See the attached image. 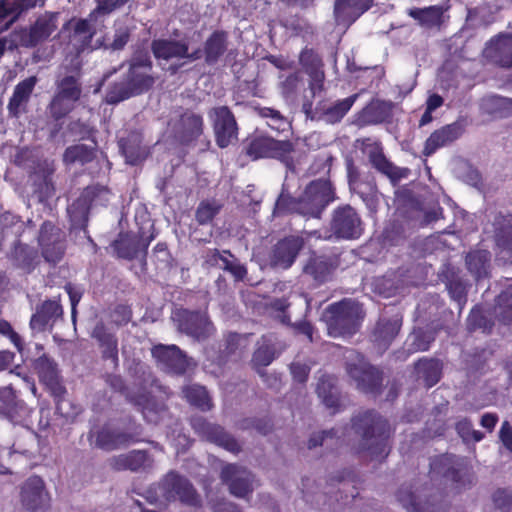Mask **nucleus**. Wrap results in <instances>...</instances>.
<instances>
[{
	"label": "nucleus",
	"instance_id": "obj_1",
	"mask_svg": "<svg viewBox=\"0 0 512 512\" xmlns=\"http://www.w3.org/2000/svg\"><path fill=\"white\" fill-rule=\"evenodd\" d=\"M128 69L120 81L112 82L106 90L103 102L117 105L130 98L149 92L156 83L153 62L147 51L135 52L127 62Z\"/></svg>",
	"mask_w": 512,
	"mask_h": 512
},
{
	"label": "nucleus",
	"instance_id": "obj_2",
	"mask_svg": "<svg viewBox=\"0 0 512 512\" xmlns=\"http://www.w3.org/2000/svg\"><path fill=\"white\" fill-rule=\"evenodd\" d=\"M351 429L360 438L356 452L366 453L372 460L385 459L391 450L390 424L374 409L358 412L351 418Z\"/></svg>",
	"mask_w": 512,
	"mask_h": 512
},
{
	"label": "nucleus",
	"instance_id": "obj_3",
	"mask_svg": "<svg viewBox=\"0 0 512 512\" xmlns=\"http://www.w3.org/2000/svg\"><path fill=\"white\" fill-rule=\"evenodd\" d=\"M346 374L355 382L359 391L378 396L383 391L384 372L371 364L365 356L355 349H346L344 353Z\"/></svg>",
	"mask_w": 512,
	"mask_h": 512
},
{
	"label": "nucleus",
	"instance_id": "obj_4",
	"mask_svg": "<svg viewBox=\"0 0 512 512\" xmlns=\"http://www.w3.org/2000/svg\"><path fill=\"white\" fill-rule=\"evenodd\" d=\"M364 316L362 305L351 299L332 303L324 311L328 334L331 337L354 335L359 330Z\"/></svg>",
	"mask_w": 512,
	"mask_h": 512
},
{
	"label": "nucleus",
	"instance_id": "obj_5",
	"mask_svg": "<svg viewBox=\"0 0 512 512\" xmlns=\"http://www.w3.org/2000/svg\"><path fill=\"white\" fill-rule=\"evenodd\" d=\"M430 474L450 481L454 488L461 491L472 487L474 474L465 458L445 453L431 459Z\"/></svg>",
	"mask_w": 512,
	"mask_h": 512
},
{
	"label": "nucleus",
	"instance_id": "obj_6",
	"mask_svg": "<svg viewBox=\"0 0 512 512\" xmlns=\"http://www.w3.org/2000/svg\"><path fill=\"white\" fill-rule=\"evenodd\" d=\"M365 231L360 213L350 204H341L333 209L324 238L326 240H358Z\"/></svg>",
	"mask_w": 512,
	"mask_h": 512
},
{
	"label": "nucleus",
	"instance_id": "obj_7",
	"mask_svg": "<svg viewBox=\"0 0 512 512\" xmlns=\"http://www.w3.org/2000/svg\"><path fill=\"white\" fill-rule=\"evenodd\" d=\"M293 151L294 145L290 140H276L261 134L248 137L242 144V153L253 161L272 158L287 163Z\"/></svg>",
	"mask_w": 512,
	"mask_h": 512
},
{
	"label": "nucleus",
	"instance_id": "obj_8",
	"mask_svg": "<svg viewBox=\"0 0 512 512\" xmlns=\"http://www.w3.org/2000/svg\"><path fill=\"white\" fill-rule=\"evenodd\" d=\"M35 369L40 383L46 387L54 399L55 412L61 417L69 419V413L64 411L63 408L64 403H68L65 399L67 390L63 384L57 363L47 355H42L36 360Z\"/></svg>",
	"mask_w": 512,
	"mask_h": 512
},
{
	"label": "nucleus",
	"instance_id": "obj_9",
	"mask_svg": "<svg viewBox=\"0 0 512 512\" xmlns=\"http://www.w3.org/2000/svg\"><path fill=\"white\" fill-rule=\"evenodd\" d=\"M141 436V425L130 422L123 430L103 425L95 432L90 433L89 438L91 442L94 439L93 444L95 447L104 451H114L141 442Z\"/></svg>",
	"mask_w": 512,
	"mask_h": 512
},
{
	"label": "nucleus",
	"instance_id": "obj_10",
	"mask_svg": "<svg viewBox=\"0 0 512 512\" xmlns=\"http://www.w3.org/2000/svg\"><path fill=\"white\" fill-rule=\"evenodd\" d=\"M163 497L168 501L179 500L182 504L194 508L202 506V498L191 481L177 471H169L161 480Z\"/></svg>",
	"mask_w": 512,
	"mask_h": 512
},
{
	"label": "nucleus",
	"instance_id": "obj_11",
	"mask_svg": "<svg viewBox=\"0 0 512 512\" xmlns=\"http://www.w3.org/2000/svg\"><path fill=\"white\" fill-rule=\"evenodd\" d=\"M302 198V215L320 218L326 207L336 199L335 188L329 179L311 181Z\"/></svg>",
	"mask_w": 512,
	"mask_h": 512
},
{
	"label": "nucleus",
	"instance_id": "obj_12",
	"mask_svg": "<svg viewBox=\"0 0 512 512\" xmlns=\"http://www.w3.org/2000/svg\"><path fill=\"white\" fill-rule=\"evenodd\" d=\"M341 265V253L333 250L318 254L312 251L302 267V274L321 286L332 280L334 273Z\"/></svg>",
	"mask_w": 512,
	"mask_h": 512
},
{
	"label": "nucleus",
	"instance_id": "obj_13",
	"mask_svg": "<svg viewBox=\"0 0 512 512\" xmlns=\"http://www.w3.org/2000/svg\"><path fill=\"white\" fill-rule=\"evenodd\" d=\"M428 488L414 492L410 488L400 487L397 500L408 512H444L446 504L441 492L428 493Z\"/></svg>",
	"mask_w": 512,
	"mask_h": 512
},
{
	"label": "nucleus",
	"instance_id": "obj_14",
	"mask_svg": "<svg viewBox=\"0 0 512 512\" xmlns=\"http://www.w3.org/2000/svg\"><path fill=\"white\" fill-rule=\"evenodd\" d=\"M305 246V240L300 235H287L272 245L268 253L269 266L277 270H288L296 262Z\"/></svg>",
	"mask_w": 512,
	"mask_h": 512
},
{
	"label": "nucleus",
	"instance_id": "obj_15",
	"mask_svg": "<svg viewBox=\"0 0 512 512\" xmlns=\"http://www.w3.org/2000/svg\"><path fill=\"white\" fill-rule=\"evenodd\" d=\"M38 245L45 261L56 264L65 255V233L51 221H44L39 229Z\"/></svg>",
	"mask_w": 512,
	"mask_h": 512
},
{
	"label": "nucleus",
	"instance_id": "obj_16",
	"mask_svg": "<svg viewBox=\"0 0 512 512\" xmlns=\"http://www.w3.org/2000/svg\"><path fill=\"white\" fill-rule=\"evenodd\" d=\"M151 228L152 231L149 235H145L143 232H139L137 234L132 232H121L117 239L112 243V247L114 248L117 257L131 261L138 257L139 252H142V258L146 261L148 247L156 237L154 225H151Z\"/></svg>",
	"mask_w": 512,
	"mask_h": 512
},
{
	"label": "nucleus",
	"instance_id": "obj_17",
	"mask_svg": "<svg viewBox=\"0 0 512 512\" xmlns=\"http://www.w3.org/2000/svg\"><path fill=\"white\" fill-rule=\"evenodd\" d=\"M208 116L212 122L215 142L219 148H227L238 138L236 118L228 106L212 108Z\"/></svg>",
	"mask_w": 512,
	"mask_h": 512
},
{
	"label": "nucleus",
	"instance_id": "obj_18",
	"mask_svg": "<svg viewBox=\"0 0 512 512\" xmlns=\"http://www.w3.org/2000/svg\"><path fill=\"white\" fill-rule=\"evenodd\" d=\"M190 425L194 432L206 441L214 443L233 454H238L241 451V445L237 439L226 432L222 426L210 423L202 416L191 417Z\"/></svg>",
	"mask_w": 512,
	"mask_h": 512
},
{
	"label": "nucleus",
	"instance_id": "obj_19",
	"mask_svg": "<svg viewBox=\"0 0 512 512\" xmlns=\"http://www.w3.org/2000/svg\"><path fill=\"white\" fill-rule=\"evenodd\" d=\"M177 328L180 332L200 341L207 339L214 331V326L205 312L179 309L175 313Z\"/></svg>",
	"mask_w": 512,
	"mask_h": 512
},
{
	"label": "nucleus",
	"instance_id": "obj_20",
	"mask_svg": "<svg viewBox=\"0 0 512 512\" xmlns=\"http://www.w3.org/2000/svg\"><path fill=\"white\" fill-rule=\"evenodd\" d=\"M156 365L163 371L183 375L188 368L187 355L177 345L156 344L151 348Z\"/></svg>",
	"mask_w": 512,
	"mask_h": 512
},
{
	"label": "nucleus",
	"instance_id": "obj_21",
	"mask_svg": "<svg viewBox=\"0 0 512 512\" xmlns=\"http://www.w3.org/2000/svg\"><path fill=\"white\" fill-rule=\"evenodd\" d=\"M230 493L236 497H246L253 491L254 475L251 471L237 464H226L220 474Z\"/></svg>",
	"mask_w": 512,
	"mask_h": 512
},
{
	"label": "nucleus",
	"instance_id": "obj_22",
	"mask_svg": "<svg viewBox=\"0 0 512 512\" xmlns=\"http://www.w3.org/2000/svg\"><path fill=\"white\" fill-rule=\"evenodd\" d=\"M366 153L372 167L388 177L393 185H397L401 179L407 178L410 174L408 168L396 166L385 156L381 143L367 145Z\"/></svg>",
	"mask_w": 512,
	"mask_h": 512
},
{
	"label": "nucleus",
	"instance_id": "obj_23",
	"mask_svg": "<svg viewBox=\"0 0 512 512\" xmlns=\"http://www.w3.org/2000/svg\"><path fill=\"white\" fill-rule=\"evenodd\" d=\"M109 465L114 471L148 472L154 467V458L147 450L134 449L113 456Z\"/></svg>",
	"mask_w": 512,
	"mask_h": 512
},
{
	"label": "nucleus",
	"instance_id": "obj_24",
	"mask_svg": "<svg viewBox=\"0 0 512 512\" xmlns=\"http://www.w3.org/2000/svg\"><path fill=\"white\" fill-rule=\"evenodd\" d=\"M22 505L30 511L45 509L49 506L50 496L40 476H30L21 487Z\"/></svg>",
	"mask_w": 512,
	"mask_h": 512
},
{
	"label": "nucleus",
	"instance_id": "obj_25",
	"mask_svg": "<svg viewBox=\"0 0 512 512\" xmlns=\"http://www.w3.org/2000/svg\"><path fill=\"white\" fill-rule=\"evenodd\" d=\"M250 334L229 332L224 336V341L219 345L218 352L211 356V360L218 366L225 365L231 359H240L249 347Z\"/></svg>",
	"mask_w": 512,
	"mask_h": 512
},
{
	"label": "nucleus",
	"instance_id": "obj_26",
	"mask_svg": "<svg viewBox=\"0 0 512 512\" xmlns=\"http://www.w3.org/2000/svg\"><path fill=\"white\" fill-rule=\"evenodd\" d=\"M463 132V125L457 121L436 129L426 139L422 151L423 155L426 157L433 155L438 149L448 146L459 139Z\"/></svg>",
	"mask_w": 512,
	"mask_h": 512
},
{
	"label": "nucleus",
	"instance_id": "obj_27",
	"mask_svg": "<svg viewBox=\"0 0 512 512\" xmlns=\"http://www.w3.org/2000/svg\"><path fill=\"white\" fill-rule=\"evenodd\" d=\"M37 82L36 76H29L16 84L7 104L10 117L19 118L21 114L27 112V106Z\"/></svg>",
	"mask_w": 512,
	"mask_h": 512
},
{
	"label": "nucleus",
	"instance_id": "obj_28",
	"mask_svg": "<svg viewBox=\"0 0 512 512\" xmlns=\"http://www.w3.org/2000/svg\"><path fill=\"white\" fill-rule=\"evenodd\" d=\"M492 237L495 246L512 256V212H497L492 220Z\"/></svg>",
	"mask_w": 512,
	"mask_h": 512
},
{
	"label": "nucleus",
	"instance_id": "obj_29",
	"mask_svg": "<svg viewBox=\"0 0 512 512\" xmlns=\"http://www.w3.org/2000/svg\"><path fill=\"white\" fill-rule=\"evenodd\" d=\"M142 142V135L136 131H132L126 137L119 139V149L128 164L132 166L139 165L148 157L149 149Z\"/></svg>",
	"mask_w": 512,
	"mask_h": 512
},
{
	"label": "nucleus",
	"instance_id": "obj_30",
	"mask_svg": "<svg viewBox=\"0 0 512 512\" xmlns=\"http://www.w3.org/2000/svg\"><path fill=\"white\" fill-rule=\"evenodd\" d=\"M485 55L502 68L512 67V37L498 35L492 38L485 48Z\"/></svg>",
	"mask_w": 512,
	"mask_h": 512
},
{
	"label": "nucleus",
	"instance_id": "obj_31",
	"mask_svg": "<svg viewBox=\"0 0 512 512\" xmlns=\"http://www.w3.org/2000/svg\"><path fill=\"white\" fill-rule=\"evenodd\" d=\"M92 338H94L101 349V357L104 361L110 360L114 367L118 366V338L110 332L106 326L100 322L97 323L92 331Z\"/></svg>",
	"mask_w": 512,
	"mask_h": 512
},
{
	"label": "nucleus",
	"instance_id": "obj_32",
	"mask_svg": "<svg viewBox=\"0 0 512 512\" xmlns=\"http://www.w3.org/2000/svg\"><path fill=\"white\" fill-rule=\"evenodd\" d=\"M337 377L330 374H323L319 377L316 393L322 399L324 405L332 409V414L340 411V392L337 388Z\"/></svg>",
	"mask_w": 512,
	"mask_h": 512
},
{
	"label": "nucleus",
	"instance_id": "obj_33",
	"mask_svg": "<svg viewBox=\"0 0 512 512\" xmlns=\"http://www.w3.org/2000/svg\"><path fill=\"white\" fill-rule=\"evenodd\" d=\"M227 47L228 33L219 29L213 31L203 45L205 63L209 66L217 64L226 53Z\"/></svg>",
	"mask_w": 512,
	"mask_h": 512
},
{
	"label": "nucleus",
	"instance_id": "obj_34",
	"mask_svg": "<svg viewBox=\"0 0 512 512\" xmlns=\"http://www.w3.org/2000/svg\"><path fill=\"white\" fill-rule=\"evenodd\" d=\"M350 191L357 194L366 205L367 209L375 213L379 205V192L375 177L372 174L363 176L359 182L352 181Z\"/></svg>",
	"mask_w": 512,
	"mask_h": 512
},
{
	"label": "nucleus",
	"instance_id": "obj_35",
	"mask_svg": "<svg viewBox=\"0 0 512 512\" xmlns=\"http://www.w3.org/2000/svg\"><path fill=\"white\" fill-rule=\"evenodd\" d=\"M401 320L380 319L373 331V343L379 351H385L391 345L401 329Z\"/></svg>",
	"mask_w": 512,
	"mask_h": 512
},
{
	"label": "nucleus",
	"instance_id": "obj_36",
	"mask_svg": "<svg viewBox=\"0 0 512 512\" xmlns=\"http://www.w3.org/2000/svg\"><path fill=\"white\" fill-rule=\"evenodd\" d=\"M179 139L182 144L188 145L196 141L203 134V117L193 112H185L179 120Z\"/></svg>",
	"mask_w": 512,
	"mask_h": 512
},
{
	"label": "nucleus",
	"instance_id": "obj_37",
	"mask_svg": "<svg viewBox=\"0 0 512 512\" xmlns=\"http://www.w3.org/2000/svg\"><path fill=\"white\" fill-rule=\"evenodd\" d=\"M151 52L156 60L169 61L171 59H181L186 53L184 40L176 39H154L151 42Z\"/></svg>",
	"mask_w": 512,
	"mask_h": 512
},
{
	"label": "nucleus",
	"instance_id": "obj_38",
	"mask_svg": "<svg viewBox=\"0 0 512 512\" xmlns=\"http://www.w3.org/2000/svg\"><path fill=\"white\" fill-rule=\"evenodd\" d=\"M10 257L15 265L26 273H31L39 264L37 249L20 241L15 242Z\"/></svg>",
	"mask_w": 512,
	"mask_h": 512
},
{
	"label": "nucleus",
	"instance_id": "obj_39",
	"mask_svg": "<svg viewBox=\"0 0 512 512\" xmlns=\"http://www.w3.org/2000/svg\"><path fill=\"white\" fill-rule=\"evenodd\" d=\"M465 263L468 271L477 282L490 276L491 254L489 251H470L465 257Z\"/></svg>",
	"mask_w": 512,
	"mask_h": 512
},
{
	"label": "nucleus",
	"instance_id": "obj_40",
	"mask_svg": "<svg viewBox=\"0 0 512 512\" xmlns=\"http://www.w3.org/2000/svg\"><path fill=\"white\" fill-rule=\"evenodd\" d=\"M54 16L43 15L37 18L35 23L30 27L25 39V45L34 47L40 42L46 40L56 30Z\"/></svg>",
	"mask_w": 512,
	"mask_h": 512
},
{
	"label": "nucleus",
	"instance_id": "obj_41",
	"mask_svg": "<svg viewBox=\"0 0 512 512\" xmlns=\"http://www.w3.org/2000/svg\"><path fill=\"white\" fill-rule=\"evenodd\" d=\"M415 372L419 378H422L428 388L436 385L442 375V363L435 358H420L414 365Z\"/></svg>",
	"mask_w": 512,
	"mask_h": 512
},
{
	"label": "nucleus",
	"instance_id": "obj_42",
	"mask_svg": "<svg viewBox=\"0 0 512 512\" xmlns=\"http://www.w3.org/2000/svg\"><path fill=\"white\" fill-rule=\"evenodd\" d=\"M444 9L439 5L425 8H412L408 15L427 28L440 27L443 23Z\"/></svg>",
	"mask_w": 512,
	"mask_h": 512
},
{
	"label": "nucleus",
	"instance_id": "obj_43",
	"mask_svg": "<svg viewBox=\"0 0 512 512\" xmlns=\"http://www.w3.org/2000/svg\"><path fill=\"white\" fill-rule=\"evenodd\" d=\"M96 145L74 144L68 146L63 153V162L65 164L79 163L86 165L96 158Z\"/></svg>",
	"mask_w": 512,
	"mask_h": 512
},
{
	"label": "nucleus",
	"instance_id": "obj_44",
	"mask_svg": "<svg viewBox=\"0 0 512 512\" xmlns=\"http://www.w3.org/2000/svg\"><path fill=\"white\" fill-rule=\"evenodd\" d=\"M391 108L385 101L372 102L363 108L360 118L364 124H380L391 117Z\"/></svg>",
	"mask_w": 512,
	"mask_h": 512
},
{
	"label": "nucleus",
	"instance_id": "obj_45",
	"mask_svg": "<svg viewBox=\"0 0 512 512\" xmlns=\"http://www.w3.org/2000/svg\"><path fill=\"white\" fill-rule=\"evenodd\" d=\"M182 393L187 402L201 411L213 408L212 399L205 387L193 384L183 387Z\"/></svg>",
	"mask_w": 512,
	"mask_h": 512
},
{
	"label": "nucleus",
	"instance_id": "obj_46",
	"mask_svg": "<svg viewBox=\"0 0 512 512\" xmlns=\"http://www.w3.org/2000/svg\"><path fill=\"white\" fill-rule=\"evenodd\" d=\"M484 107L488 114L498 118L512 116V98L492 95L484 100Z\"/></svg>",
	"mask_w": 512,
	"mask_h": 512
},
{
	"label": "nucleus",
	"instance_id": "obj_47",
	"mask_svg": "<svg viewBox=\"0 0 512 512\" xmlns=\"http://www.w3.org/2000/svg\"><path fill=\"white\" fill-rule=\"evenodd\" d=\"M357 98L358 94H353L345 99L336 101L326 108L323 112L326 121L331 124L340 122L350 111Z\"/></svg>",
	"mask_w": 512,
	"mask_h": 512
},
{
	"label": "nucleus",
	"instance_id": "obj_48",
	"mask_svg": "<svg viewBox=\"0 0 512 512\" xmlns=\"http://www.w3.org/2000/svg\"><path fill=\"white\" fill-rule=\"evenodd\" d=\"M373 2L374 0H336L334 13L337 17L345 14L360 16L372 7Z\"/></svg>",
	"mask_w": 512,
	"mask_h": 512
},
{
	"label": "nucleus",
	"instance_id": "obj_49",
	"mask_svg": "<svg viewBox=\"0 0 512 512\" xmlns=\"http://www.w3.org/2000/svg\"><path fill=\"white\" fill-rule=\"evenodd\" d=\"M81 93V84L75 76H65L58 82L56 94L68 99L72 103L80 99Z\"/></svg>",
	"mask_w": 512,
	"mask_h": 512
},
{
	"label": "nucleus",
	"instance_id": "obj_50",
	"mask_svg": "<svg viewBox=\"0 0 512 512\" xmlns=\"http://www.w3.org/2000/svg\"><path fill=\"white\" fill-rule=\"evenodd\" d=\"M221 209L222 205L216 200H203L196 208L195 219L199 225L210 224Z\"/></svg>",
	"mask_w": 512,
	"mask_h": 512
},
{
	"label": "nucleus",
	"instance_id": "obj_51",
	"mask_svg": "<svg viewBox=\"0 0 512 512\" xmlns=\"http://www.w3.org/2000/svg\"><path fill=\"white\" fill-rule=\"evenodd\" d=\"M494 322L488 318L483 309L476 305L472 308L467 318V327L469 331L482 330L483 332H491Z\"/></svg>",
	"mask_w": 512,
	"mask_h": 512
},
{
	"label": "nucleus",
	"instance_id": "obj_52",
	"mask_svg": "<svg viewBox=\"0 0 512 512\" xmlns=\"http://www.w3.org/2000/svg\"><path fill=\"white\" fill-rule=\"evenodd\" d=\"M275 358V348L272 344L266 343L265 341L254 351L252 356V366L253 368L264 376V373H261L260 369L264 368L272 363Z\"/></svg>",
	"mask_w": 512,
	"mask_h": 512
},
{
	"label": "nucleus",
	"instance_id": "obj_53",
	"mask_svg": "<svg viewBox=\"0 0 512 512\" xmlns=\"http://www.w3.org/2000/svg\"><path fill=\"white\" fill-rule=\"evenodd\" d=\"M499 309V320L505 324H512V284L507 286L496 300Z\"/></svg>",
	"mask_w": 512,
	"mask_h": 512
},
{
	"label": "nucleus",
	"instance_id": "obj_54",
	"mask_svg": "<svg viewBox=\"0 0 512 512\" xmlns=\"http://www.w3.org/2000/svg\"><path fill=\"white\" fill-rule=\"evenodd\" d=\"M299 213L302 215V198L296 199L289 195L280 194L275 202L273 214L276 216L288 213Z\"/></svg>",
	"mask_w": 512,
	"mask_h": 512
},
{
	"label": "nucleus",
	"instance_id": "obj_55",
	"mask_svg": "<svg viewBox=\"0 0 512 512\" xmlns=\"http://www.w3.org/2000/svg\"><path fill=\"white\" fill-rule=\"evenodd\" d=\"M299 63L307 75L323 70V61L312 48H304L299 55Z\"/></svg>",
	"mask_w": 512,
	"mask_h": 512
},
{
	"label": "nucleus",
	"instance_id": "obj_56",
	"mask_svg": "<svg viewBox=\"0 0 512 512\" xmlns=\"http://www.w3.org/2000/svg\"><path fill=\"white\" fill-rule=\"evenodd\" d=\"M73 108L74 103L55 94L51 99L47 110L51 118H53L55 121H60L65 118L73 110Z\"/></svg>",
	"mask_w": 512,
	"mask_h": 512
},
{
	"label": "nucleus",
	"instance_id": "obj_57",
	"mask_svg": "<svg viewBox=\"0 0 512 512\" xmlns=\"http://www.w3.org/2000/svg\"><path fill=\"white\" fill-rule=\"evenodd\" d=\"M455 430L459 437L465 443L480 442L484 438V433L479 430H474L472 422L469 418H462L455 424Z\"/></svg>",
	"mask_w": 512,
	"mask_h": 512
},
{
	"label": "nucleus",
	"instance_id": "obj_58",
	"mask_svg": "<svg viewBox=\"0 0 512 512\" xmlns=\"http://www.w3.org/2000/svg\"><path fill=\"white\" fill-rule=\"evenodd\" d=\"M225 254L221 261L220 267L229 272L236 280H243L247 274V269L244 265L240 264L238 259L229 251L223 250Z\"/></svg>",
	"mask_w": 512,
	"mask_h": 512
},
{
	"label": "nucleus",
	"instance_id": "obj_59",
	"mask_svg": "<svg viewBox=\"0 0 512 512\" xmlns=\"http://www.w3.org/2000/svg\"><path fill=\"white\" fill-rule=\"evenodd\" d=\"M435 341V332L418 328L413 332L411 352H424L429 350L431 343Z\"/></svg>",
	"mask_w": 512,
	"mask_h": 512
},
{
	"label": "nucleus",
	"instance_id": "obj_60",
	"mask_svg": "<svg viewBox=\"0 0 512 512\" xmlns=\"http://www.w3.org/2000/svg\"><path fill=\"white\" fill-rule=\"evenodd\" d=\"M450 297L458 304L461 312L467 303V288L460 279H451L447 283Z\"/></svg>",
	"mask_w": 512,
	"mask_h": 512
},
{
	"label": "nucleus",
	"instance_id": "obj_61",
	"mask_svg": "<svg viewBox=\"0 0 512 512\" xmlns=\"http://www.w3.org/2000/svg\"><path fill=\"white\" fill-rule=\"evenodd\" d=\"M492 502L496 509L501 512L512 511V490L508 488H498L492 494Z\"/></svg>",
	"mask_w": 512,
	"mask_h": 512
},
{
	"label": "nucleus",
	"instance_id": "obj_62",
	"mask_svg": "<svg viewBox=\"0 0 512 512\" xmlns=\"http://www.w3.org/2000/svg\"><path fill=\"white\" fill-rule=\"evenodd\" d=\"M132 319V309L129 305L118 304L111 312V320L118 327L127 325Z\"/></svg>",
	"mask_w": 512,
	"mask_h": 512
},
{
	"label": "nucleus",
	"instance_id": "obj_63",
	"mask_svg": "<svg viewBox=\"0 0 512 512\" xmlns=\"http://www.w3.org/2000/svg\"><path fill=\"white\" fill-rule=\"evenodd\" d=\"M242 429L253 428L262 435H267L272 431L273 424L268 418L245 419L241 425Z\"/></svg>",
	"mask_w": 512,
	"mask_h": 512
},
{
	"label": "nucleus",
	"instance_id": "obj_64",
	"mask_svg": "<svg viewBox=\"0 0 512 512\" xmlns=\"http://www.w3.org/2000/svg\"><path fill=\"white\" fill-rule=\"evenodd\" d=\"M38 309L49 321L55 320L63 314L62 306L55 300L44 301Z\"/></svg>",
	"mask_w": 512,
	"mask_h": 512
}]
</instances>
